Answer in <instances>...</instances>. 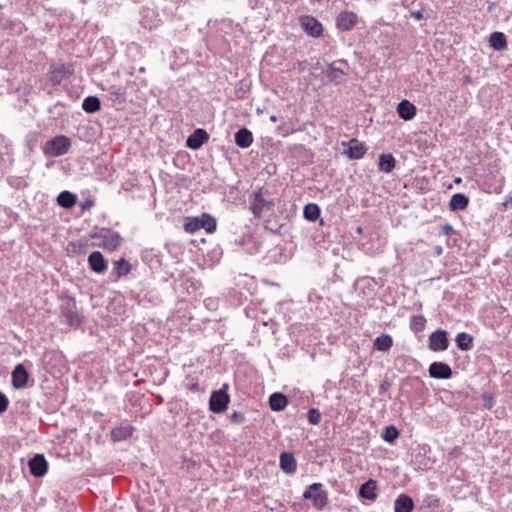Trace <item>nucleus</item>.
<instances>
[{"mask_svg":"<svg viewBox=\"0 0 512 512\" xmlns=\"http://www.w3.org/2000/svg\"><path fill=\"white\" fill-rule=\"evenodd\" d=\"M381 437L384 441L393 443L399 437V431L395 426L390 425L383 430Z\"/></svg>","mask_w":512,"mask_h":512,"instance_id":"c9c22d12","label":"nucleus"},{"mask_svg":"<svg viewBox=\"0 0 512 512\" xmlns=\"http://www.w3.org/2000/svg\"><path fill=\"white\" fill-rule=\"evenodd\" d=\"M426 319L422 315H415L411 317L410 328L415 332H421L424 330Z\"/></svg>","mask_w":512,"mask_h":512,"instance_id":"e433bc0d","label":"nucleus"},{"mask_svg":"<svg viewBox=\"0 0 512 512\" xmlns=\"http://www.w3.org/2000/svg\"><path fill=\"white\" fill-rule=\"evenodd\" d=\"M453 227L451 224L446 223L443 226L440 227L439 235L441 236H448L452 233Z\"/></svg>","mask_w":512,"mask_h":512,"instance_id":"37998d69","label":"nucleus"},{"mask_svg":"<svg viewBox=\"0 0 512 512\" xmlns=\"http://www.w3.org/2000/svg\"><path fill=\"white\" fill-rule=\"evenodd\" d=\"M70 147V138L64 135H58L45 143L43 152L49 157H59L68 153Z\"/></svg>","mask_w":512,"mask_h":512,"instance_id":"f257e3e1","label":"nucleus"},{"mask_svg":"<svg viewBox=\"0 0 512 512\" xmlns=\"http://www.w3.org/2000/svg\"><path fill=\"white\" fill-rule=\"evenodd\" d=\"M429 349L434 352L445 351L449 347L447 332L445 330H436L429 336Z\"/></svg>","mask_w":512,"mask_h":512,"instance_id":"423d86ee","label":"nucleus"},{"mask_svg":"<svg viewBox=\"0 0 512 512\" xmlns=\"http://www.w3.org/2000/svg\"><path fill=\"white\" fill-rule=\"evenodd\" d=\"M417 109L409 100H402L397 106V113L399 117L405 121L412 120L416 115Z\"/></svg>","mask_w":512,"mask_h":512,"instance_id":"a211bd4d","label":"nucleus"},{"mask_svg":"<svg viewBox=\"0 0 512 512\" xmlns=\"http://www.w3.org/2000/svg\"><path fill=\"white\" fill-rule=\"evenodd\" d=\"M393 346V339L388 334L378 336L373 343L374 349L382 352L388 351Z\"/></svg>","mask_w":512,"mask_h":512,"instance_id":"2f4dec72","label":"nucleus"},{"mask_svg":"<svg viewBox=\"0 0 512 512\" xmlns=\"http://www.w3.org/2000/svg\"><path fill=\"white\" fill-rule=\"evenodd\" d=\"M455 341L457 347L462 351H469L473 348V337L466 332L458 333Z\"/></svg>","mask_w":512,"mask_h":512,"instance_id":"c85d7f7f","label":"nucleus"},{"mask_svg":"<svg viewBox=\"0 0 512 512\" xmlns=\"http://www.w3.org/2000/svg\"><path fill=\"white\" fill-rule=\"evenodd\" d=\"M103 90L108 93L111 100L120 102L124 100L125 88L121 85L111 84L103 87Z\"/></svg>","mask_w":512,"mask_h":512,"instance_id":"7c9ffc66","label":"nucleus"},{"mask_svg":"<svg viewBox=\"0 0 512 512\" xmlns=\"http://www.w3.org/2000/svg\"><path fill=\"white\" fill-rule=\"evenodd\" d=\"M377 482L369 479L363 483L359 488V496L363 499L374 501L377 498Z\"/></svg>","mask_w":512,"mask_h":512,"instance_id":"412c9836","label":"nucleus"},{"mask_svg":"<svg viewBox=\"0 0 512 512\" xmlns=\"http://www.w3.org/2000/svg\"><path fill=\"white\" fill-rule=\"evenodd\" d=\"M266 206H272V203L267 202L263 197L261 191H257L254 193V202L252 204V212L255 217H260L262 211Z\"/></svg>","mask_w":512,"mask_h":512,"instance_id":"a878e982","label":"nucleus"},{"mask_svg":"<svg viewBox=\"0 0 512 512\" xmlns=\"http://www.w3.org/2000/svg\"><path fill=\"white\" fill-rule=\"evenodd\" d=\"M82 109L86 113H95L101 109L100 99L96 96H87L82 102Z\"/></svg>","mask_w":512,"mask_h":512,"instance_id":"c756f323","label":"nucleus"},{"mask_svg":"<svg viewBox=\"0 0 512 512\" xmlns=\"http://www.w3.org/2000/svg\"><path fill=\"white\" fill-rule=\"evenodd\" d=\"M61 315L65 322L72 327H78L82 322L81 316L76 311V303L73 300L68 301L61 307Z\"/></svg>","mask_w":512,"mask_h":512,"instance_id":"0eeeda50","label":"nucleus"},{"mask_svg":"<svg viewBox=\"0 0 512 512\" xmlns=\"http://www.w3.org/2000/svg\"><path fill=\"white\" fill-rule=\"evenodd\" d=\"M303 216L308 221H315L320 216V208L315 203H308L304 206Z\"/></svg>","mask_w":512,"mask_h":512,"instance_id":"72a5a7b5","label":"nucleus"},{"mask_svg":"<svg viewBox=\"0 0 512 512\" xmlns=\"http://www.w3.org/2000/svg\"><path fill=\"white\" fill-rule=\"evenodd\" d=\"M357 232H358V233H361V232H362V228H361V227H358V228H357Z\"/></svg>","mask_w":512,"mask_h":512,"instance_id":"864d4df0","label":"nucleus"},{"mask_svg":"<svg viewBox=\"0 0 512 512\" xmlns=\"http://www.w3.org/2000/svg\"><path fill=\"white\" fill-rule=\"evenodd\" d=\"M88 264L90 269L97 274L105 273L108 268L107 260L99 251H94L88 256Z\"/></svg>","mask_w":512,"mask_h":512,"instance_id":"f8f14e48","label":"nucleus"},{"mask_svg":"<svg viewBox=\"0 0 512 512\" xmlns=\"http://www.w3.org/2000/svg\"><path fill=\"white\" fill-rule=\"evenodd\" d=\"M229 420L235 424H243L246 421V417L243 413L235 411L229 416Z\"/></svg>","mask_w":512,"mask_h":512,"instance_id":"ea45409f","label":"nucleus"},{"mask_svg":"<svg viewBox=\"0 0 512 512\" xmlns=\"http://www.w3.org/2000/svg\"><path fill=\"white\" fill-rule=\"evenodd\" d=\"M485 400V407L491 408L492 407V398L490 396L484 395Z\"/></svg>","mask_w":512,"mask_h":512,"instance_id":"de8ad7c7","label":"nucleus"},{"mask_svg":"<svg viewBox=\"0 0 512 512\" xmlns=\"http://www.w3.org/2000/svg\"><path fill=\"white\" fill-rule=\"evenodd\" d=\"M429 376L435 379H450L452 377L451 367L444 362H433L430 364Z\"/></svg>","mask_w":512,"mask_h":512,"instance_id":"1a4fd4ad","label":"nucleus"},{"mask_svg":"<svg viewBox=\"0 0 512 512\" xmlns=\"http://www.w3.org/2000/svg\"><path fill=\"white\" fill-rule=\"evenodd\" d=\"M235 143L241 148H248L253 143V135L247 128H241L235 133Z\"/></svg>","mask_w":512,"mask_h":512,"instance_id":"4be33fe9","label":"nucleus"},{"mask_svg":"<svg viewBox=\"0 0 512 512\" xmlns=\"http://www.w3.org/2000/svg\"><path fill=\"white\" fill-rule=\"evenodd\" d=\"M469 205V198L462 193L454 194L449 202V207L452 211L465 210Z\"/></svg>","mask_w":512,"mask_h":512,"instance_id":"5701e85b","label":"nucleus"},{"mask_svg":"<svg viewBox=\"0 0 512 512\" xmlns=\"http://www.w3.org/2000/svg\"><path fill=\"white\" fill-rule=\"evenodd\" d=\"M200 228L205 229L207 232L211 233L216 230V220L214 217L210 216L209 214H202L201 218L199 219Z\"/></svg>","mask_w":512,"mask_h":512,"instance_id":"f704fd0d","label":"nucleus"},{"mask_svg":"<svg viewBox=\"0 0 512 512\" xmlns=\"http://www.w3.org/2000/svg\"><path fill=\"white\" fill-rule=\"evenodd\" d=\"M30 473L35 477H42L46 474L48 463L43 454H36L28 462Z\"/></svg>","mask_w":512,"mask_h":512,"instance_id":"9d476101","label":"nucleus"},{"mask_svg":"<svg viewBox=\"0 0 512 512\" xmlns=\"http://www.w3.org/2000/svg\"><path fill=\"white\" fill-rule=\"evenodd\" d=\"M227 388L228 385L224 384L221 389L212 392L209 400V409L213 413H223L227 410L228 404L230 402Z\"/></svg>","mask_w":512,"mask_h":512,"instance_id":"20e7f679","label":"nucleus"},{"mask_svg":"<svg viewBox=\"0 0 512 512\" xmlns=\"http://www.w3.org/2000/svg\"><path fill=\"white\" fill-rule=\"evenodd\" d=\"M358 20L357 15L352 11L341 12L336 19L337 27L342 31H350Z\"/></svg>","mask_w":512,"mask_h":512,"instance_id":"4468645a","label":"nucleus"},{"mask_svg":"<svg viewBox=\"0 0 512 512\" xmlns=\"http://www.w3.org/2000/svg\"><path fill=\"white\" fill-rule=\"evenodd\" d=\"M396 160L392 154H381L378 168L380 171L390 173L395 168Z\"/></svg>","mask_w":512,"mask_h":512,"instance_id":"bb28decb","label":"nucleus"},{"mask_svg":"<svg viewBox=\"0 0 512 512\" xmlns=\"http://www.w3.org/2000/svg\"><path fill=\"white\" fill-rule=\"evenodd\" d=\"M209 140V134L203 128H197L194 132L188 136L186 140V146L190 149H199Z\"/></svg>","mask_w":512,"mask_h":512,"instance_id":"9b49d317","label":"nucleus"},{"mask_svg":"<svg viewBox=\"0 0 512 512\" xmlns=\"http://www.w3.org/2000/svg\"><path fill=\"white\" fill-rule=\"evenodd\" d=\"M76 202H77L76 194H74L68 190H64V191L60 192L57 196L58 205L65 209L72 208L76 204Z\"/></svg>","mask_w":512,"mask_h":512,"instance_id":"393cba45","label":"nucleus"},{"mask_svg":"<svg viewBox=\"0 0 512 512\" xmlns=\"http://www.w3.org/2000/svg\"><path fill=\"white\" fill-rule=\"evenodd\" d=\"M390 387H391V384L388 380L382 381L379 386V393L383 394V393L387 392L390 389Z\"/></svg>","mask_w":512,"mask_h":512,"instance_id":"c03bdc74","label":"nucleus"},{"mask_svg":"<svg viewBox=\"0 0 512 512\" xmlns=\"http://www.w3.org/2000/svg\"><path fill=\"white\" fill-rule=\"evenodd\" d=\"M366 151L367 147L354 138L349 141L348 148L344 151V154L352 160H358L364 157Z\"/></svg>","mask_w":512,"mask_h":512,"instance_id":"2eb2a0df","label":"nucleus"},{"mask_svg":"<svg viewBox=\"0 0 512 512\" xmlns=\"http://www.w3.org/2000/svg\"><path fill=\"white\" fill-rule=\"evenodd\" d=\"M280 468L288 475H292L297 471V462L291 452H283L280 455Z\"/></svg>","mask_w":512,"mask_h":512,"instance_id":"f3484780","label":"nucleus"},{"mask_svg":"<svg viewBox=\"0 0 512 512\" xmlns=\"http://www.w3.org/2000/svg\"><path fill=\"white\" fill-rule=\"evenodd\" d=\"M454 182L456 184H460L462 182V178L461 177H457V178H455Z\"/></svg>","mask_w":512,"mask_h":512,"instance_id":"8fccbe9b","label":"nucleus"},{"mask_svg":"<svg viewBox=\"0 0 512 512\" xmlns=\"http://www.w3.org/2000/svg\"><path fill=\"white\" fill-rule=\"evenodd\" d=\"M435 252H436V254H437V255H441V254H442V252H443L442 247H441V246H437V247L435 248Z\"/></svg>","mask_w":512,"mask_h":512,"instance_id":"09e8293b","label":"nucleus"},{"mask_svg":"<svg viewBox=\"0 0 512 512\" xmlns=\"http://www.w3.org/2000/svg\"><path fill=\"white\" fill-rule=\"evenodd\" d=\"M288 404L287 397L279 392H275L269 397V405L271 410L279 412L285 409Z\"/></svg>","mask_w":512,"mask_h":512,"instance_id":"b1692460","label":"nucleus"},{"mask_svg":"<svg viewBox=\"0 0 512 512\" xmlns=\"http://www.w3.org/2000/svg\"><path fill=\"white\" fill-rule=\"evenodd\" d=\"M28 372L23 364H18L12 371V384L16 389L26 387L28 382Z\"/></svg>","mask_w":512,"mask_h":512,"instance_id":"dca6fc26","label":"nucleus"},{"mask_svg":"<svg viewBox=\"0 0 512 512\" xmlns=\"http://www.w3.org/2000/svg\"><path fill=\"white\" fill-rule=\"evenodd\" d=\"M73 73L70 65L63 63L52 64L47 73V79L52 85H59L64 79Z\"/></svg>","mask_w":512,"mask_h":512,"instance_id":"39448f33","label":"nucleus"},{"mask_svg":"<svg viewBox=\"0 0 512 512\" xmlns=\"http://www.w3.org/2000/svg\"><path fill=\"white\" fill-rule=\"evenodd\" d=\"M338 64L345 66L348 65L346 60L339 59L334 61L333 63L328 64L327 69L325 71L326 76L329 78V80L335 83H340L342 77L347 74L346 71H344V69L337 66Z\"/></svg>","mask_w":512,"mask_h":512,"instance_id":"ddd939ff","label":"nucleus"},{"mask_svg":"<svg viewBox=\"0 0 512 512\" xmlns=\"http://www.w3.org/2000/svg\"><path fill=\"white\" fill-rule=\"evenodd\" d=\"M199 219L198 218H195L193 221L187 223L185 225V228L187 231H190V232H193L195 231L196 229H199L200 228V223H199Z\"/></svg>","mask_w":512,"mask_h":512,"instance_id":"79ce46f5","label":"nucleus"},{"mask_svg":"<svg viewBox=\"0 0 512 512\" xmlns=\"http://www.w3.org/2000/svg\"><path fill=\"white\" fill-rule=\"evenodd\" d=\"M270 121H271V122H276V121H277V116L272 115V116L270 117Z\"/></svg>","mask_w":512,"mask_h":512,"instance_id":"3c124183","label":"nucleus"},{"mask_svg":"<svg viewBox=\"0 0 512 512\" xmlns=\"http://www.w3.org/2000/svg\"><path fill=\"white\" fill-rule=\"evenodd\" d=\"M489 44L496 51L504 50L507 47L505 34L502 32H493L490 35Z\"/></svg>","mask_w":512,"mask_h":512,"instance_id":"cd10ccee","label":"nucleus"},{"mask_svg":"<svg viewBox=\"0 0 512 512\" xmlns=\"http://www.w3.org/2000/svg\"><path fill=\"white\" fill-rule=\"evenodd\" d=\"M113 265V273H115L117 278L126 276L131 271V265L124 258L115 261Z\"/></svg>","mask_w":512,"mask_h":512,"instance_id":"473e14b6","label":"nucleus"},{"mask_svg":"<svg viewBox=\"0 0 512 512\" xmlns=\"http://www.w3.org/2000/svg\"><path fill=\"white\" fill-rule=\"evenodd\" d=\"M145 71H146L145 67H140V68H139V72H140V73H144Z\"/></svg>","mask_w":512,"mask_h":512,"instance_id":"603ef678","label":"nucleus"},{"mask_svg":"<svg viewBox=\"0 0 512 512\" xmlns=\"http://www.w3.org/2000/svg\"><path fill=\"white\" fill-rule=\"evenodd\" d=\"M423 502L429 508H438L440 505L439 499L435 495H427Z\"/></svg>","mask_w":512,"mask_h":512,"instance_id":"58836bf2","label":"nucleus"},{"mask_svg":"<svg viewBox=\"0 0 512 512\" xmlns=\"http://www.w3.org/2000/svg\"><path fill=\"white\" fill-rule=\"evenodd\" d=\"M307 418L310 424L318 425L321 421V414L318 409L311 408L307 413Z\"/></svg>","mask_w":512,"mask_h":512,"instance_id":"4c0bfd02","label":"nucleus"},{"mask_svg":"<svg viewBox=\"0 0 512 512\" xmlns=\"http://www.w3.org/2000/svg\"><path fill=\"white\" fill-rule=\"evenodd\" d=\"M300 24L303 30L312 37H319L323 33L322 24L313 16L304 15L300 17Z\"/></svg>","mask_w":512,"mask_h":512,"instance_id":"6e6552de","label":"nucleus"},{"mask_svg":"<svg viewBox=\"0 0 512 512\" xmlns=\"http://www.w3.org/2000/svg\"><path fill=\"white\" fill-rule=\"evenodd\" d=\"M91 237L99 239V246L109 251L116 250L122 240L118 232L109 229H102L99 233L92 234Z\"/></svg>","mask_w":512,"mask_h":512,"instance_id":"7ed1b4c3","label":"nucleus"},{"mask_svg":"<svg viewBox=\"0 0 512 512\" xmlns=\"http://www.w3.org/2000/svg\"><path fill=\"white\" fill-rule=\"evenodd\" d=\"M414 509L413 499L405 494H399L394 501V512H412Z\"/></svg>","mask_w":512,"mask_h":512,"instance_id":"6ab92c4d","label":"nucleus"},{"mask_svg":"<svg viewBox=\"0 0 512 512\" xmlns=\"http://www.w3.org/2000/svg\"><path fill=\"white\" fill-rule=\"evenodd\" d=\"M134 428L130 424H121L111 430V439L113 442H120L131 437Z\"/></svg>","mask_w":512,"mask_h":512,"instance_id":"aec40b11","label":"nucleus"},{"mask_svg":"<svg viewBox=\"0 0 512 512\" xmlns=\"http://www.w3.org/2000/svg\"><path fill=\"white\" fill-rule=\"evenodd\" d=\"M410 15L416 20H422L424 18L423 12L420 10L412 11Z\"/></svg>","mask_w":512,"mask_h":512,"instance_id":"a18cd8bd","label":"nucleus"},{"mask_svg":"<svg viewBox=\"0 0 512 512\" xmlns=\"http://www.w3.org/2000/svg\"><path fill=\"white\" fill-rule=\"evenodd\" d=\"M93 205H94V202L92 200H90V199H87L86 201H84L81 204V208L83 210H87V209H90Z\"/></svg>","mask_w":512,"mask_h":512,"instance_id":"49530a36","label":"nucleus"},{"mask_svg":"<svg viewBox=\"0 0 512 512\" xmlns=\"http://www.w3.org/2000/svg\"><path fill=\"white\" fill-rule=\"evenodd\" d=\"M303 498L311 500L314 508L322 510L328 504V493L323 490L322 483H313L309 485L303 493Z\"/></svg>","mask_w":512,"mask_h":512,"instance_id":"f03ea898","label":"nucleus"},{"mask_svg":"<svg viewBox=\"0 0 512 512\" xmlns=\"http://www.w3.org/2000/svg\"><path fill=\"white\" fill-rule=\"evenodd\" d=\"M8 405V398L2 392H0V414L7 410Z\"/></svg>","mask_w":512,"mask_h":512,"instance_id":"a19ab883","label":"nucleus"}]
</instances>
